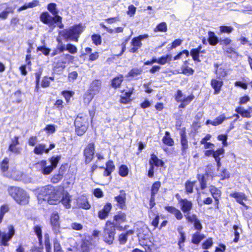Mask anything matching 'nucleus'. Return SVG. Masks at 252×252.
I'll return each instance as SVG.
<instances>
[{"mask_svg": "<svg viewBox=\"0 0 252 252\" xmlns=\"http://www.w3.org/2000/svg\"><path fill=\"white\" fill-rule=\"evenodd\" d=\"M37 192V198L39 200H47L51 204H56L60 202L61 191L51 185L38 189Z\"/></svg>", "mask_w": 252, "mask_h": 252, "instance_id": "obj_1", "label": "nucleus"}, {"mask_svg": "<svg viewBox=\"0 0 252 252\" xmlns=\"http://www.w3.org/2000/svg\"><path fill=\"white\" fill-rule=\"evenodd\" d=\"M7 192L9 195L18 204L26 205L29 203V195L23 189L16 186H10L7 188Z\"/></svg>", "mask_w": 252, "mask_h": 252, "instance_id": "obj_2", "label": "nucleus"}, {"mask_svg": "<svg viewBox=\"0 0 252 252\" xmlns=\"http://www.w3.org/2000/svg\"><path fill=\"white\" fill-rule=\"evenodd\" d=\"M84 27L81 24L74 26L68 29H64L59 32L60 37H62L66 41L68 40L78 41L79 35L82 32Z\"/></svg>", "mask_w": 252, "mask_h": 252, "instance_id": "obj_3", "label": "nucleus"}, {"mask_svg": "<svg viewBox=\"0 0 252 252\" xmlns=\"http://www.w3.org/2000/svg\"><path fill=\"white\" fill-rule=\"evenodd\" d=\"M74 124L75 126V131L78 135H83L88 127V118L86 116H78L76 118Z\"/></svg>", "mask_w": 252, "mask_h": 252, "instance_id": "obj_4", "label": "nucleus"}, {"mask_svg": "<svg viewBox=\"0 0 252 252\" xmlns=\"http://www.w3.org/2000/svg\"><path fill=\"white\" fill-rule=\"evenodd\" d=\"M115 227L114 225L107 222L104 229L103 238L104 241L108 244H112L114 239Z\"/></svg>", "mask_w": 252, "mask_h": 252, "instance_id": "obj_5", "label": "nucleus"}, {"mask_svg": "<svg viewBox=\"0 0 252 252\" xmlns=\"http://www.w3.org/2000/svg\"><path fill=\"white\" fill-rule=\"evenodd\" d=\"M40 19L44 24L54 28L55 27V24L57 22L61 21L62 18L61 16L52 17L48 12H44L40 15Z\"/></svg>", "mask_w": 252, "mask_h": 252, "instance_id": "obj_6", "label": "nucleus"}, {"mask_svg": "<svg viewBox=\"0 0 252 252\" xmlns=\"http://www.w3.org/2000/svg\"><path fill=\"white\" fill-rule=\"evenodd\" d=\"M175 98L177 102L181 103L179 107L184 108L194 98V96L191 94L187 96L183 94L181 91L178 90Z\"/></svg>", "mask_w": 252, "mask_h": 252, "instance_id": "obj_7", "label": "nucleus"}, {"mask_svg": "<svg viewBox=\"0 0 252 252\" xmlns=\"http://www.w3.org/2000/svg\"><path fill=\"white\" fill-rule=\"evenodd\" d=\"M8 232H2L0 240V243L4 246H8V242L10 241L15 234V230L12 225L8 226Z\"/></svg>", "mask_w": 252, "mask_h": 252, "instance_id": "obj_8", "label": "nucleus"}, {"mask_svg": "<svg viewBox=\"0 0 252 252\" xmlns=\"http://www.w3.org/2000/svg\"><path fill=\"white\" fill-rule=\"evenodd\" d=\"M179 204L182 211L185 214H189L192 208V203L187 199L178 198Z\"/></svg>", "mask_w": 252, "mask_h": 252, "instance_id": "obj_9", "label": "nucleus"}, {"mask_svg": "<svg viewBox=\"0 0 252 252\" xmlns=\"http://www.w3.org/2000/svg\"><path fill=\"white\" fill-rule=\"evenodd\" d=\"M94 152V144L89 143L84 151V154L86 158V162H90L93 158Z\"/></svg>", "mask_w": 252, "mask_h": 252, "instance_id": "obj_10", "label": "nucleus"}, {"mask_svg": "<svg viewBox=\"0 0 252 252\" xmlns=\"http://www.w3.org/2000/svg\"><path fill=\"white\" fill-rule=\"evenodd\" d=\"M59 216L57 213H53L51 217V224L52 229L56 234L60 233V224Z\"/></svg>", "mask_w": 252, "mask_h": 252, "instance_id": "obj_11", "label": "nucleus"}, {"mask_svg": "<svg viewBox=\"0 0 252 252\" xmlns=\"http://www.w3.org/2000/svg\"><path fill=\"white\" fill-rule=\"evenodd\" d=\"M230 196L234 198L236 201L240 204L245 206L246 205L243 202V200H247V196L246 195L241 192H234L230 194Z\"/></svg>", "mask_w": 252, "mask_h": 252, "instance_id": "obj_12", "label": "nucleus"}, {"mask_svg": "<svg viewBox=\"0 0 252 252\" xmlns=\"http://www.w3.org/2000/svg\"><path fill=\"white\" fill-rule=\"evenodd\" d=\"M112 209L111 204L107 203L104 206L103 209L99 211L98 213V216L100 219H105L108 216V214Z\"/></svg>", "mask_w": 252, "mask_h": 252, "instance_id": "obj_13", "label": "nucleus"}, {"mask_svg": "<svg viewBox=\"0 0 252 252\" xmlns=\"http://www.w3.org/2000/svg\"><path fill=\"white\" fill-rule=\"evenodd\" d=\"M165 208L167 212L173 214L177 220H181L183 218V215L181 212L175 207L173 206H166Z\"/></svg>", "mask_w": 252, "mask_h": 252, "instance_id": "obj_14", "label": "nucleus"}, {"mask_svg": "<svg viewBox=\"0 0 252 252\" xmlns=\"http://www.w3.org/2000/svg\"><path fill=\"white\" fill-rule=\"evenodd\" d=\"M92 246L91 238L89 237H86L82 240L81 245V250L83 252H88Z\"/></svg>", "mask_w": 252, "mask_h": 252, "instance_id": "obj_15", "label": "nucleus"}, {"mask_svg": "<svg viewBox=\"0 0 252 252\" xmlns=\"http://www.w3.org/2000/svg\"><path fill=\"white\" fill-rule=\"evenodd\" d=\"M181 143L182 145V155H184L186 153L188 148V140L186 138V135L185 132L181 134Z\"/></svg>", "mask_w": 252, "mask_h": 252, "instance_id": "obj_16", "label": "nucleus"}, {"mask_svg": "<svg viewBox=\"0 0 252 252\" xmlns=\"http://www.w3.org/2000/svg\"><path fill=\"white\" fill-rule=\"evenodd\" d=\"M39 5V1L38 0H33L32 2L25 3L23 6L18 8V11L20 12L28 8H33Z\"/></svg>", "mask_w": 252, "mask_h": 252, "instance_id": "obj_17", "label": "nucleus"}, {"mask_svg": "<svg viewBox=\"0 0 252 252\" xmlns=\"http://www.w3.org/2000/svg\"><path fill=\"white\" fill-rule=\"evenodd\" d=\"M208 34L209 36L208 41L210 45L215 46L220 42V40H219L218 37L215 35L214 32H209Z\"/></svg>", "mask_w": 252, "mask_h": 252, "instance_id": "obj_18", "label": "nucleus"}, {"mask_svg": "<svg viewBox=\"0 0 252 252\" xmlns=\"http://www.w3.org/2000/svg\"><path fill=\"white\" fill-rule=\"evenodd\" d=\"M150 163L153 166L154 164L157 166H163L164 164L163 161L158 159V157L154 154L151 155V158L150 160Z\"/></svg>", "mask_w": 252, "mask_h": 252, "instance_id": "obj_19", "label": "nucleus"}, {"mask_svg": "<svg viewBox=\"0 0 252 252\" xmlns=\"http://www.w3.org/2000/svg\"><path fill=\"white\" fill-rule=\"evenodd\" d=\"M61 201L66 208H70L71 196L68 193H65L63 195Z\"/></svg>", "mask_w": 252, "mask_h": 252, "instance_id": "obj_20", "label": "nucleus"}, {"mask_svg": "<svg viewBox=\"0 0 252 252\" xmlns=\"http://www.w3.org/2000/svg\"><path fill=\"white\" fill-rule=\"evenodd\" d=\"M115 200L117 202L118 205L122 208L125 206L126 202V194L125 193H121L119 196H116Z\"/></svg>", "mask_w": 252, "mask_h": 252, "instance_id": "obj_21", "label": "nucleus"}, {"mask_svg": "<svg viewBox=\"0 0 252 252\" xmlns=\"http://www.w3.org/2000/svg\"><path fill=\"white\" fill-rule=\"evenodd\" d=\"M211 85L215 90V94H217L220 92L222 82L220 80H212Z\"/></svg>", "mask_w": 252, "mask_h": 252, "instance_id": "obj_22", "label": "nucleus"}, {"mask_svg": "<svg viewBox=\"0 0 252 252\" xmlns=\"http://www.w3.org/2000/svg\"><path fill=\"white\" fill-rule=\"evenodd\" d=\"M204 238V234H200L199 232H196L192 236L191 242L194 244H198Z\"/></svg>", "mask_w": 252, "mask_h": 252, "instance_id": "obj_23", "label": "nucleus"}, {"mask_svg": "<svg viewBox=\"0 0 252 252\" xmlns=\"http://www.w3.org/2000/svg\"><path fill=\"white\" fill-rule=\"evenodd\" d=\"M209 190L215 200L217 201L218 198H219L221 195V191L213 186L210 187Z\"/></svg>", "mask_w": 252, "mask_h": 252, "instance_id": "obj_24", "label": "nucleus"}, {"mask_svg": "<svg viewBox=\"0 0 252 252\" xmlns=\"http://www.w3.org/2000/svg\"><path fill=\"white\" fill-rule=\"evenodd\" d=\"M6 176L14 180H19L22 177V174L20 171L13 170L10 174L7 173Z\"/></svg>", "mask_w": 252, "mask_h": 252, "instance_id": "obj_25", "label": "nucleus"}, {"mask_svg": "<svg viewBox=\"0 0 252 252\" xmlns=\"http://www.w3.org/2000/svg\"><path fill=\"white\" fill-rule=\"evenodd\" d=\"M162 142L164 144L171 146L174 144L173 139L170 137V133L168 131H166L164 136L162 138Z\"/></svg>", "mask_w": 252, "mask_h": 252, "instance_id": "obj_26", "label": "nucleus"}, {"mask_svg": "<svg viewBox=\"0 0 252 252\" xmlns=\"http://www.w3.org/2000/svg\"><path fill=\"white\" fill-rule=\"evenodd\" d=\"M46 146L44 144H40L36 145L34 149V153L36 155H42L44 152L46 153Z\"/></svg>", "mask_w": 252, "mask_h": 252, "instance_id": "obj_27", "label": "nucleus"}, {"mask_svg": "<svg viewBox=\"0 0 252 252\" xmlns=\"http://www.w3.org/2000/svg\"><path fill=\"white\" fill-rule=\"evenodd\" d=\"M132 94V92H126L123 95L120 96V102L123 104H127L129 103L131 99L130 97Z\"/></svg>", "mask_w": 252, "mask_h": 252, "instance_id": "obj_28", "label": "nucleus"}, {"mask_svg": "<svg viewBox=\"0 0 252 252\" xmlns=\"http://www.w3.org/2000/svg\"><path fill=\"white\" fill-rule=\"evenodd\" d=\"M96 93H92L91 90L88 91L84 95V101L85 103L88 104L94 98Z\"/></svg>", "mask_w": 252, "mask_h": 252, "instance_id": "obj_29", "label": "nucleus"}, {"mask_svg": "<svg viewBox=\"0 0 252 252\" xmlns=\"http://www.w3.org/2000/svg\"><path fill=\"white\" fill-rule=\"evenodd\" d=\"M48 10L52 13L54 16L53 17L60 16L58 15V10L57 8V4L55 3H51L48 5Z\"/></svg>", "mask_w": 252, "mask_h": 252, "instance_id": "obj_30", "label": "nucleus"}, {"mask_svg": "<svg viewBox=\"0 0 252 252\" xmlns=\"http://www.w3.org/2000/svg\"><path fill=\"white\" fill-rule=\"evenodd\" d=\"M201 46H199L196 49H192L190 51V54L192 57L194 61L199 62V54L200 52Z\"/></svg>", "mask_w": 252, "mask_h": 252, "instance_id": "obj_31", "label": "nucleus"}, {"mask_svg": "<svg viewBox=\"0 0 252 252\" xmlns=\"http://www.w3.org/2000/svg\"><path fill=\"white\" fill-rule=\"evenodd\" d=\"M235 111L243 117L250 118L251 117V113L250 111L245 110L242 107H238L236 109Z\"/></svg>", "mask_w": 252, "mask_h": 252, "instance_id": "obj_32", "label": "nucleus"}, {"mask_svg": "<svg viewBox=\"0 0 252 252\" xmlns=\"http://www.w3.org/2000/svg\"><path fill=\"white\" fill-rule=\"evenodd\" d=\"M9 211V205L3 204L0 207V223L1 222L4 215Z\"/></svg>", "mask_w": 252, "mask_h": 252, "instance_id": "obj_33", "label": "nucleus"}, {"mask_svg": "<svg viewBox=\"0 0 252 252\" xmlns=\"http://www.w3.org/2000/svg\"><path fill=\"white\" fill-rule=\"evenodd\" d=\"M78 205L80 208H82L84 209H89L91 207V206L88 203V201L87 200V199L84 198L80 199L78 201Z\"/></svg>", "mask_w": 252, "mask_h": 252, "instance_id": "obj_34", "label": "nucleus"}, {"mask_svg": "<svg viewBox=\"0 0 252 252\" xmlns=\"http://www.w3.org/2000/svg\"><path fill=\"white\" fill-rule=\"evenodd\" d=\"M49 84V81L48 80H36L35 89L37 91L39 88L40 85H41L43 88H45L48 87Z\"/></svg>", "mask_w": 252, "mask_h": 252, "instance_id": "obj_35", "label": "nucleus"}, {"mask_svg": "<svg viewBox=\"0 0 252 252\" xmlns=\"http://www.w3.org/2000/svg\"><path fill=\"white\" fill-rule=\"evenodd\" d=\"M14 9L12 7H7L5 10L0 13V18L3 20L6 19L8 16L9 13L13 12Z\"/></svg>", "mask_w": 252, "mask_h": 252, "instance_id": "obj_36", "label": "nucleus"}, {"mask_svg": "<svg viewBox=\"0 0 252 252\" xmlns=\"http://www.w3.org/2000/svg\"><path fill=\"white\" fill-rule=\"evenodd\" d=\"M233 228L234 230L235 235V238L234 239L233 241L235 243H237L239 241L240 234L242 232V230L241 228H239L237 225H236L233 226Z\"/></svg>", "mask_w": 252, "mask_h": 252, "instance_id": "obj_37", "label": "nucleus"}, {"mask_svg": "<svg viewBox=\"0 0 252 252\" xmlns=\"http://www.w3.org/2000/svg\"><path fill=\"white\" fill-rule=\"evenodd\" d=\"M160 187V183L159 182H156L153 184L151 189V195L155 196L158 191Z\"/></svg>", "mask_w": 252, "mask_h": 252, "instance_id": "obj_38", "label": "nucleus"}, {"mask_svg": "<svg viewBox=\"0 0 252 252\" xmlns=\"http://www.w3.org/2000/svg\"><path fill=\"white\" fill-rule=\"evenodd\" d=\"M225 119L226 118L224 114L221 115L214 119L212 122H211V125L213 126H218L221 124Z\"/></svg>", "mask_w": 252, "mask_h": 252, "instance_id": "obj_39", "label": "nucleus"}, {"mask_svg": "<svg viewBox=\"0 0 252 252\" xmlns=\"http://www.w3.org/2000/svg\"><path fill=\"white\" fill-rule=\"evenodd\" d=\"M115 220L119 223L126 221V215L122 212L119 213L115 217Z\"/></svg>", "mask_w": 252, "mask_h": 252, "instance_id": "obj_40", "label": "nucleus"}, {"mask_svg": "<svg viewBox=\"0 0 252 252\" xmlns=\"http://www.w3.org/2000/svg\"><path fill=\"white\" fill-rule=\"evenodd\" d=\"M167 29L166 24L165 22H162L157 26V27L155 29L154 31L155 32H166Z\"/></svg>", "mask_w": 252, "mask_h": 252, "instance_id": "obj_41", "label": "nucleus"}, {"mask_svg": "<svg viewBox=\"0 0 252 252\" xmlns=\"http://www.w3.org/2000/svg\"><path fill=\"white\" fill-rule=\"evenodd\" d=\"M216 74L219 78L224 77L226 75V71L221 67L217 66Z\"/></svg>", "mask_w": 252, "mask_h": 252, "instance_id": "obj_42", "label": "nucleus"}, {"mask_svg": "<svg viewBox=\"0 0 252 252\" xmlns=\"http://www.w3.org/2000/svg\"><path fill=\"white\" fill-rule=\"evenodd\" d=\"M61 157L60 156H57V157H52L49 160L51 165L53 166V168H56L57 164L61 159Z\"/></svg>", "mask_w": 252, "mask_h": 252, "instance_id": "obj_43", "label": "nucleus"}, {"mask_svg": "<svg viewBox=\"0 0 252 252\" xmlns=\"http://www.w3.org/2000/svg\"><path fill=\"white\" fill-rule=\"evenodd\" d=\"M9 159L7 158L3 159L0 163V168L3 172L6 171L8 168Z\"/></svg>", "mask_w": 252, "mask_h": 252, "instance_id": "obj_44", "label": "nucleus"}, {"mask_svg": "<svg viewBox=\"0 0 252 252\" xmlns=\"http://www.w3.org/2000/svg\"><path fill=\"white\" fill-rule=\"evenodd\" d=\"M171 56L167 55L166 56L162 57L158 59V63L161 64H164L166 63L170 62L171 60Z\"/></svg>", "mask_w": 252, "mask_h": 252, "instance_id": "obj_45", "label": "nucleus"}, {"mask_svg": "<svg viewBox=\"0 0 252 252\" xmlns=\"http://www.w3.org/2000/svg\"><path fill=\"white\" fill-rule=\"evenodd\" d=\"M195 184V182L187 181L186 183V189L188 193H192L193 191V188Z\"/></svg>", "mask_w": 252, "mask_h": 252, "instance_id": "obj_46", "label": "nucleus"}, {"mask_svg": "<svg viewBox=\"0 0 252 252\" xmlns=\"http://www.w3.org/2000/svg\"><path fill=\"white\" fill-rule=\"evenodd\" d=\"M128 169L126 165H122L120 167L119 174L122 177H126L127 175Z\"/></svg>", "mask_w": 252, "mask_h": 252, "instance_id": "obj_47", "label": "nucleus"}, {"mask_svg": "<svg viewBox=\"0 0 252 252\" xmlns=\"http://www.w3.org/2000/svg\"><path fill=\"white\" fill-rule=\"evenodd\" d=\"M233 31V28L231 26H220V33H231Z\"/></svg>", "mask_w": 252, "mask_h": 252, "instance_id": "obj_48", "label": "nucleus"}, {"mask_svg": "<svg viewBox=\"0 0 252 252\" xmlns=\"http://www.w3.org/2000/svg\"><path fill=\"white\" fill-rule=\"evenodd\" d=\"M34 230L38 237L39 242H41L42 238V230L41 227L39 225H36L34 227Z\"/></svg>", "mask_w": 252, "mask_h": 252, "instance_id": "obj_49", "label": "nucleus"}, {"mask_svg": "<svg viewBox=\"0 0 252 252\" xmlns=\"http://www.w3.org/2000/svg\"><path fill=\"white\" fill-rule=\"evenodd\" d=\"M66 50L71 54H75L77 52V49L75 46L72 44H67L66 45Z\"/></svg>", "mask_w": 252, "mask_h": 252, "instance_id": "obj_50", "label": "nucleus"}, {"mask_svg": "<svg viewBox=\"0 0 252 252\" xmlns=\"http://www.w3.org/2000/svg\"><path fill=\"white\" fill-rule=\"evenodd\" d=\"M92 39L93 43L96 45H98L101 44V36L98 34H94L92 36Z\"/></svg>", "mask_w": 252, "mask_h": 252, "instance_id": "obj_51", "label": "nucleus"}, {"mask_svg": "<svg viewBox=\"0 0 252 252\" xmlns=\"http://www.w3.org/2000/svg\"><path fill=\"white\" fill-rule=\"evenodd\" d=\"M184 216L186 219L188 220V221L191 223H194L195 221H196L198 219L196 216L194 214L189 215V214H185Z\"/></svg>", "mask_w": 252, "mask_h": 252, "instance_id": "obj_52", "label": "nucleus"}, {"mask_svg": "<svg viewBox=\"0 0 252 252\" xmlns=\"http://www.w3.org/2000/svg\"><path fill=\"white\" fill-rule=\"evenodd\" d=\"M57 40L59 43L57 46V50L59 51V53L63 52L66 50V46L63 43L61 39L59 38H58Z\"/></svg>", "mask_w": 252, "mask_h": 252, "instance_id": "obj_53", "label": "nucleus"}, {"mask_svg": "<svg viewBox=\"0 0 252 252\" xmlns=\"http://www.w3.org/2000/svg\"><path fill=\"white\" fill-rule=\"evenodd\" d=\"M198 180L200 182V187L202 189L206 188V180L204 175H198Z\"/></svg>", "mask_w": 252, "mask_h": 252, "instance_id": "obj_54", "label": "nucleus"}, {"mask_svg": "<svg viewBox=\"0 0 252 252\" xmlns=\"http://www.w3.org/2000/svg\"><path fill=\"white\" fill-rule=\"evenodd\" d=\"M224 153V150L223 148L219 149L216 151H214L213 157L215 159L217 158H220V156L222 155Z\"/></svg>", "mask_w": 252, "mask_h": 252, "instance_id": "obj_55", "label": "nucleus"}, {"mask_svg": "<svg viewBox=\"0 0 252 252\" xmlns=\"http://www.w3.org/2000/svg\"><path fill=\"white\" fill-rule=\"evenodd\" d=\"M131 45L133 46L136 47L139 49L142 46V43L141 42V40H139L138 39V38L136 37L132 39V42H131Z\"/></svg>", "mask_w": 252, "mask_h": 252, "instance_id": "obj_56", "label": "nucleus"}, {"mask_svg": "<svg viewBox=\"0 0 252 252\" xmlns=\"http://www.w3.org/2000/svg\"><path fill=\"white\" fill-rule=\"evenodd\" d=\"M44 130H45L48 134L53 133L56 131V127L53 125H48L45 127Z\"/></svg>", "mask_w": 252, "mask_h": 252, "instance_id": "obj_57", "label": "nucleus"}, {"mask_svg": "<svg viewBox=\"0 0 252 252\" xmlns=\"http://www.w3.org/2000/svg\"><path fill=\"white\" fill-rule=\"evenodd\" d=\"M36 166L37 168L41 172L42 170L44 169L47 166V161L45 160H41L40 161L36 163Z\"/></svg>", "mask_w": 252, "mask_h": 252, "instance_id": "obj_58", "label": "nucleus"}, {"mask_svg": "<svg viewBox=\"0 0 252 252\" xmlns=\"http://www.w3.org/2000/svg\"><path fill=\"white\" fill-rule=\"evenodd\" d=\"M53 169L54 168L53 166L51 165L48 166L47 165L44 169L42 170L41 173L45 175H49L52 172Z\"/></svg>", "mask_w": 252, "mask_h": 252, "instance_id": "obj_59", "label": "nucleus"}, {"mask_svg": "<svg viewBox=\"0 0 252 252\" xmlns=\"http://www.w3.org/2000/svg\"><path fill=\"white\" fill-rule=\"evenodd\" d=\"M212 239L211 238H209L203 243L202 248L203 249H208L212 246Z\"/></svg>", "mask_w": 252, "mask_h": 252, "instance_id": "obj_60", "label": "nucleus"}, {"mask_svg": "<svg viewBox=\"0 0 252 252\" xmlns=\"http://www.w3.org/2000/svg\"><path fill=\"white\" fill-rule=\"evenodd\" d=\"M142 72V70L139 68H133L129 72V76L131 77L139 75Z\"/></svg>", "mask_w": 252, "mask_h": 252, "instance_id": "obj_61", "label": "nucleus"}, {"mask_svg": "<svg viewBox=\"0 0 252 252\" xmlns=\"http://www.w3.org/2000/svg\"><path fill=\"white\" fill-rule=\"evenodd\" d=\"M106 169L111 173L114 170L115 165L112 160H109L107 162Z\"/></svg>", "mask_w": 252, "mask_h": 252, "instance_id": "obj_62", "label": "nucleus"}, {"mask_svg": "<svg viewBox=\"0 0 252 252\" xmlns=\"http://www.w3.org/2000/svg\"><path fill=\"white\" fill-rule=\"evenodd\" d=\"M136 8L133 5H130L128 7L127 13L130 17L133 16L135 13Z\"/></svg>", "mask_w": 252, "mask_h": 252, "instance_id": "obj_63", "label": "nucleus"}, {"mask_svg": "<svg viewBox=\"0 0 252 252\" xmlns=\"http://www.w3.org/2000/svg\"><path fill=\"white\" fill-rule=\"evenodd\" d=\"M63 178V175L61 174H58L55 175L51 179V181L53 183H57L62 180Z\"/></svg>", "mask_w": 252, "mask_h": 252, "instance_id": "obj_64", "label": "nucleus"}]
</instances>
